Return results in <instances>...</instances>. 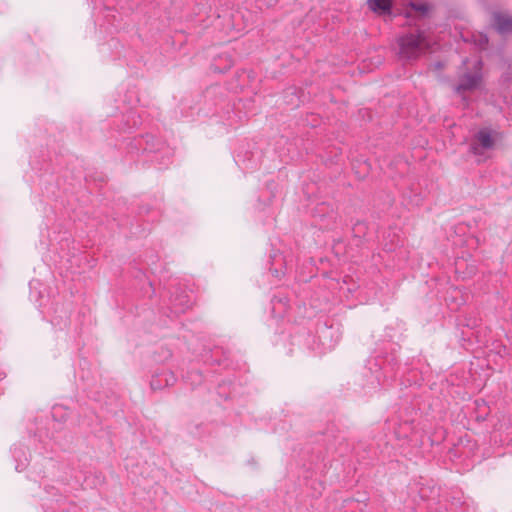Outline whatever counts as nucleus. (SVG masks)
Here are the masks:
<instances>
[{
  "label": "nucleus",
  "mask_w": 512,
  "mask_h": 512,
  "mask_svg": "<svg viewBox=\"0 0 512 512\" xmlns=\"http://www.w3.org/2000/svg\"><path fill=\"white\" fill-rule=\"evenodd\" d=\"M368 6L376 13H389L391 9V0H368Z\"/></svg>",
  "instance_id": "4"
},
{
  "label": "nucleus",
  "mask_w": 512,
  "mask_h": 512,
  "mask_svg": "<svg viewBox=\"0 0 512 512\" xmlns=\"http://www.w3.org/2000/svg\"><path fill=\"white\" fill-rule=\"evenodd\" d=\"M473 67L475 69V72L473 74H465L460 80V84L457 86L456 90L458 92L464 91V90H470L477 88L480 85L481 82V68L482 63L480 60H474L473 61Z\"/></svg>",
  "instance_id": "2"
},
{
  "label": "nucleus",
  "mask_w": 512,
  "mask_h": 512,
  "mask_svg": "<svg viewBox=\"0 0 512 512\" xmlns=\"http://www.w3.org/2000/svg\"><path fill=\"white\" fill-rule=\"evenodd\" d=\"M488 43V38L486 36H480L479 45L481 48H484Z\"/></svg>",
  "instance_id": "7"
},
{
  "label": "nucleus",
  "mask_w": 512,
  "mask_h": 512,
  "mask_svg": "<svg viewBox=\"0 0 512 512\" xmlns=\"http://www.w3.org/2000/svg\"><path fill=\"white\" fill-rule=\"evenodd\" d=\"M412 7H413L414 10L419 12L421 15L427 14V12L430 9L429 5L426 4V3L412 4Z\"/></svg>",
  "instance_id": "6"
},
{
  "label": "nucleus",
  "mask_w": 512,
  "mask_h": 512,
  "mask_svg": "<svg viewBox=\"0 0 512 512\" xmlns=\"http://www.w3.org/2000/svg\"><path fill=\"white\" fill-rule=\"evenodd\" d=\"M494 25L496 30L501 33L512 31V18L506 14H495Z\"/></svg>",
  "instance_id": "3"
},
{
  "label": "nucleus",
  "mask_w": 512,
  "mask_h": 512,
  "mask_svg": "<svg viewBox=\"0 0 512 512\" xmlns=\"http://www.w3.org/2000/svg\"><path fill=\"white\" fill-rule=\"evenodd\" d=\"M477 140L480 143V145L485 149H490L493 147V139L491 137V134L486 130L478 132Z\"/></svg>",
  "instance_id": "5"
},
{
  "label": "nucleus",
  "mask_w": 512,
  "mask_h": 512,
  "mask_svg": "<svg viewBox=\"0 0 512 512\" xmlns=\"http://www.w3.org/2000/svg\"><path fill=\"white\" fill-rule=\"evenodd\" d=\"M471 150H472V152H473L474 154H478V147H477V146H473V147L471 148Z\"/></svg>",
  "instance_id": "8"
},
{
  "label": "nucleus",
  "mask_w": 512,
  "mask_h": 512,
  "mask_svg": "<svg viewBox=\"0 0 512 512\" xmlns=\"http://www.w3.org/2000/svg\"><path fill=\"white\" fill-rule=\"evenodd\" d=\"M430 44L423 33L408 34L399 39L400 55L406 59L416 58L424 53Z\"/></svg>",
  "instance_id": "1"
}]
</instances>
